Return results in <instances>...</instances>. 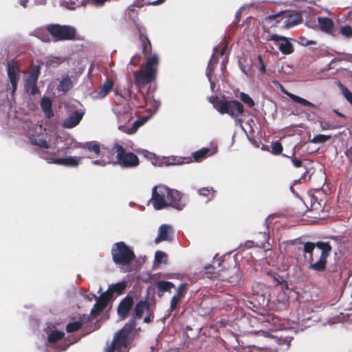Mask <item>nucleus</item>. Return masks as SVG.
Returning <instances> with one entry per match:
<instances>
[{
    "instance_id": "6e6d98bb",
    "label": "nucleus",
    "mask_w": 352,
    "mask_h": 352,
    "mask_svg": "<svg viewBox=\"0 0 352 352\" xmlns=\"http://www.w3.org/2000/svg\"><path fill=\"white\" fill-rule=\"evenodd\" d=\"M311 179V175L309 174V172L307 170L304 173V174L301 176V177L298 180H296L294 184H297L300 182V180H303L304 182H308Z\"/></svg>"
},
{
    "instance_id": "aec40b11",
    "label": "nucleus",
    "mask_w": 352,
    "mask_h": 352,
    "mask_svg": "<svg viewBox=\"0 0 352 352\" xmlns=\"http://www.w3.org/2000/svg\"><path fill=\"white\" fill-rule=\"evenodd\" d=\"M320 30L327 33L331 32L334 25L333 21L327 17H318V19Z\"/></svg>"
},
{
    "instance_id": "774afa93",
    "label": "nucleus",
    "mask_w": 352,
    "mask_h": 352,
    "mask_svg": "<svg viewBox=\"0 0 352 352\" xmlns=\"http://www.w3.org/2000/svg\"><path fill=\"white\" fill-rule=\"evenodd\" d=\"M333 111L336 113V115H337L338 116H339V117H340V118H345V117H346L343 113H340V112L338 111L337 110H334Z\"/></svg>"
},
{
    "instance_id": "6e6552de",
    "label": "nucleus",
    "mask_w": 352,
    "mask_h": 352,
    "mask_svg": "<svg viewBox=\"0 0 352 352\" xmlns=\"http://www.w3.org/2000/svg\"><path fill=\"white\" fill-rule=\"evenodd\" d=\"M168 188L166 186H155L152 190L151 201L155 210L167 208L166 195Z\"/></svg>"
},
{
    "instance_id": "20e7f679",
    "label": "nucleus",
    "mask_w": 352,
    "mask_h": 352,
    "mask_svg": "<svg viewBox=\"0 0 352 352\" xmlns=\"http://www.w3.org/2000/svg\"><path fill=\"white\" fill-rule=\"evenodd\" d=\"M111 254L113 261L119 265H128L135 258V254L124 242L115 243L111 248Z\"/></svg>"
},
{
    "instance_id": "7ed1b4c3",
    "label": "nucleus",
    "mask_w": 352,
    "mask_h": 352,
    "mask_svg": "<svg viewBox=\"0 0 352 352\" xmlns=\"http://www.w3.org/2000/svg\"><path fill=\"white\" fill-rule=\"evenodd\" d=\"M159 63L157 55H153L148 58L144 69L135 71L133 74L135 78V85L138 87L148 84L153 81L156 77L157 66Z\"/></svg>"
},
{
    "instance_id": "39448f33",
    "label": "nucleus",
    "mask_w": 352,
    "mask_h": 352,
    "mask_svg": "<svg viewBox=\"0 0 352 352\" xmlns=\"http://www.w3.org/2000/svg\"><path fill=\"white\" fill-rule=\"evenodd\" d=\"M112 151L116 155L114 164H118L124 168H131L138 166L140 164L138 157L133 152H126L121 144H115Z\"/></svg>"
},
{
    "instance_id": "f8f14e48",
    "label": "nucleus",
    "mask_w": 352,
    "mask_h": 352,
    "mask_svg": "<svg viewBox=\"0 0 352 352\" xmlns=\"http://www.w3.org/2000/svg\"><path fill=\"white\" fill-rule=\"evenodd\" d=\"M267 41H283L279 46L278 50L281 52L283 54H291L294 52V46L289 41L288 38L283 36H279L277 34H271L269 35L267 38Z\"/></svg>"
},
{
    "instance_id": "6ab92c4d",
    "label": "nucleus",
    "mask_w": 352,
    "mask_h": 352,
    "mask_svg": "<svg viewBox=\"0 0 352 352\" xmlns=\"http://www.w3.org/2000/svg\"><path fill=\"white\" fill-rule=\"evenodd\" d=\"M145 310L148 311L150 310L149 302L146 300L139 301L136 304L135 309L133 310V318H134L135 319L141 318Z\"/></svg>"
},
{
    "instance_id": "bf43d9fd",
    "label": "nucleus",
    "mask_w": 352,
    "mask_h": 352,
    "mask_svg": "<svg viewBox=\"0 0 352 352\" xmlns=\"http://www.w3.org/2000/svg\"><path fill=\"white\" fill-rule=\"evenodd\" d=\"M38 38L44 42H49L50 41L49 36L46 34H40Z\"/></svg>"
},
{
    "instance_id": "423d86ee",
    "label": "nucleus",
    "mask_w": 352,
    "mask_h": 352,
    "mask_svg": "<svg viewBox=\"0 0 352 352\" xmlns=\"http://www.w3.org/2000/svg\"><path fill=\"white\" fill-rule=\"evenodd\" d=\"M46 30L55 42L73 41L76 38V30L71 25L52 23L46 26Z\"/></svg>"
},
{
    "instance_id": "4d7b16f0",
    "label": "nucleus",
    "mask_w": 352,
    "mask_h": 352,
    "mask_svg": "<svg viewBox=\"0 0 352 352\" xmlns=\"http://www.w3.org/2000/svg\"><path fill=\"white\" fill-rule=\"evenodd\" d=\"M141 57L139 55H135L133 56L130 61V65L133 66H138L140 64Z\"/></svg>"
},
{
    "instance_id": "2f4dec72",
    "label": "nucleus",
    "mask_w": 352,
    "mask_h": 352,
    "mask_svg": "<svg viewBox=\"0 0 352 352\" xmlns=\"http://www.w3.org/2000/svg\"><path fill=\"white\" fill-rule=\"evenodd\" d=\"M198 194L210 200L214 197L216 191L212 187L201 188L198 190Z\"/></svg>"
},
{
    "instance_id": "69168bd1",
    "label": "nucleus",
    "mask_w": 352,
    "mask_h": 352,
    "mask_svg": "<svg viewBox=\"0 0 352 352\" xmlns=\"http://www.w3.org/2000/svg\"><path fill=\"white\" fill-rule=\"evenodd\" d=\"M152 321L151 316H147L144 318V322L146 323H150Z\"/></svg>"
},
{
    "instance_id": "e2e57ef3",
    "label": "nucleus",
    "mask_w": 352,
    "mask_h": 352,
    "mask_svg": "<svg viewBox=\"0 0 352 352\" xmlns=\"http://www.w3.org/2000/svg\"><path fill=\"white\" fill-rule=\"evenodd\" d=\"M322 130H327L332 129L331 126L328 123H324V124L321 125Z\"/></svg>"
},
{
    "instance_id": "5fc2aeb1",
    "label": "nucleus",
    "mask_w": 352,
    "mask_h": 352,
    "mask_svg": "<svg viewBox=\"0 0 352 352\" xmlns=\"http://www.w3.org/2000/svg\"><path fill=\"white\" fill-rule=\"evenodd\" d=\"M258 60L259 62V67H258L259 72L261 74H265L266 72L265 65V63L263 60L262 56L261 55L258 56Z\"/></svg>"
},
{
    "instance_id": "7c9ffc66",
    "label": "nucleus",
    "mask_w": 352,
    "mask_h": 352,
    "mask_svg": "<svg viewBox=\"0 0 352 352\" xmlns=\"http://www.w3.org/2000/svg\"><path fill=\"white\" fill-rule=\"evenodd\" d=\"M64 336L65 333L63 331L55 330L48 335L47 340L50 343H56L62 340Z\"/></svg>"
},
{
    "instance_id": "37998d69",
    "label": "nucleus",
    "mask_w": 352,
    "mask_h": 352,
    "mask_svg": "<svg viewBox=\"0 0 352 352\" xmlns=\"http://www.w3.org/2000/svg\"><path fill=\"white\" fill-rule=\"evenodd\" d=\"M283 148L281 142L279 140H277L272 143V150L270 152L273 155H280L283 151Z\"/></svg>"
},
{
    "instance_id": "412c9836",
    "label": "nucleus",
    "mask_w": 352,
    "mask_h": 352,
    "mask_svg": "<svg viewBox=\"0 0 352 352\" xmlns=\"http://www.w3.org/2000/svg\"><path fill=\"white\" fill-rule=\"evenodd\" d=\"M41 107L47 118H51L54 116L52 110V104L50 98L44 97L41 99Z\"/></svg>"
},
{
    "instance_id": "393cba45",
    "label": "nucleus",
    "mask_w": 352,
    "mask_h": 352,
    "mask_svg": "<svg viewBox=\"0 0 352 352\" xmlns=\"http://www.w3.org/2000/svg\"><path fill=\"white\" fill-rule=\"evenodd\" d=\"M140 39L142 43V53L145 56H148L151 52V43L148 38L143 33L140 34Z\"/></svg>"
},
{
    "instance_id": "09e8293b",
    "label": "nucleus",
    "mask_w": 352,
    "mask_h": 352,
    "mask_svg": "<svg viewBox=\"0 0 352 352\" xmlns=\"http://www.w3.org/2000/svg\"><path fill=\"white\" fill-rule=\"evenodd\" d=\"M187 293V285L186 283H182L179 285L175 296L184 298L186 294Z\"/></svg>"
},
{
    "instance_id": "a878e982",
    "label": "nucleus",
    "mask_w": 352,
    "mask_h": 352,
    "mask_svg": "<svg viewBox=\"0 0 352 352\" xmlns=\"http://www.w3.org/2000/svg\"><path fill=\"white\" fill-rule=\"evenodd\" d=\"M113 82L112 80L107 78L101 86L98 94L103 98L107 96L113 89Z\"/></svg>"
},
{
    "instance_id": "8fccbe9b",
    "label": "nucleus",
    "mask_w": 352,
    "mask_h": 352,
    "mask_svg": "<svg viewBox=\"0 0 352 352\" xmlns=\"http://www.w3.org/2000/svg\"><path fill=\"white\" fill-rule=\"evenodd\" d=\"M182 298L174 295L170 300V309L171 311L176 309L177 306L182 302Z\"/></svg>"
},
{
    "instance_id": "4c0bfd02",
    "label": "nucleus",
    "mask_w": 352,
    "mask_h": 352,
    "mask_svg": "<svg viewBox=\"0 0 352 352\" xmlns=\"http://www.w3.org/2000/svg\"><path fill=\"white\" fill-rule=\"evenodd\" d=\"M187 160H188V158H181V157H174L166 160L164 161V164L166 166L180 165V164L186 163Z\"/></svg>"
},
{
    "instance_id": "5701e85b",
    "label": "nucleus",
    "mask_w": 352,
    "mask_h": 352,
    "mask_svg": "<svg viewBox=\"0 0 352 352\" xmlns=\"http://www.w3.org/2000/svg\"><path fill=\"white\" fill-rule=\"evenodd\" d=\"M126 286V283L125 281H122L109 285L108 289L113 296L114 294H116L117 296H120L124 293Z\"/></svg>"
},
{
    "instance_id": "9d476101",
    "label": "nucleus",
    "mask_w": 352,
    "mask_h": 352,
    "mask_svg": "<svg viewBox=\"0 0 352 352\" xmlns=\"http://www.w3.org/2000/svg\"><path fill=\"white\" fill-rule=\"evenodd\" d=\"M167 207L171 206L178 210H182L186 206L183 195L176 190L168 188L166 195Z\"/></svg>"
},
{
    "instance_id": "c756f323",
    "label": "nucleus",
    "mask_w": 352,
    "mask_h": 352,
    "mask_svg": "<svg viewBox=\"0 0 352 352\" xmlns=\"http://www.w3.org/2000/svg\"><path fill=\"white\" fill-rule=\"evenodd\" d=\"M206 274L208 278H212L221 276V270L217 269L214 265H208L205 267Z\"/></svg>"
},
{
    "instance_id": "de8ad7c7",
    "label": "nucleus",
    "mask_w": 352,
    "mask_h": 352,
    "mask_svg": "<svg viewBox=\"0 0 352 352\" xmlns=\"http://www.w3.org/2000/svg\"><path fill=\"white\" fill-rule=\"evenodd\" d=\"M285 157H287L286 155H283ZM288 157L291 158L292 162L295 168H300L302 166V160L296 157L295 156V149H294L292 155L288 156Z\"/></svg>"
},
{
    "instance_id": "a211bd4d",
    "label": "nucleus",
    "mask_w": 352,
    "mask_h": 352,
    "mask_svg": "<svg viewBox=\"0 0 352 352\" xmlns=\"http://www.w3.org/2000/svg\"><path fill=\"white\" fill-rule=\"evenodd\" d=\"M274 83L278 84L280 86V87L281 88V91L283 93H285V94H287L294 102L299 103L305 107H315V104L311 103V102H309L298 96L294 95L293 94L289 93L287 91H285L283 86L278 81H274Z\"/></svg>"
},
{
    "instance_id": "052dcab7",
    "label": "nucleus",
    "mask_w": 352,
    "mask_h": 352,
    "mask_svg": "<svg viewBox=\"0 0 352 352\" xmlns=\"http://www.w3.org/2000/svg\"><path fill=\"white\" fill-rule=\"evenodd\" d=\"M92 163L95 165H100V166H104L106 165V162L104 160H94L92 162Z\"/></svg>"
},
{
    "instance_id": "9b49d317",
    "label": "nucleus",
    "mask_w": 352,
    "mask_h": 352,
    "mask_svg": "<svg viewBox=\"0 0 352 352\" xmlns=\"http://www.w3.org/2000/svg\"><path fill=\"white\" fill-rule=\"evenodd\" d=\"M134 305L133 298L127 295L119 303L117 314L121 320L126 319Z\"/></svg>"
},
{
    "instance_id": "338daca9",
    "label": "nucleus",
    "mask_w": 352,
    "mask_h": 352,
    "mask_svg": "<svg viewBox=\"0 0 352 352\" xmlns=\"http://www.w3.org/2000/svg\"><path fill=\"white\" fill-rule=\"evenodd\" d=\"M219 279H221L222 280H228V282L232 283V281L229 280V278H231V276L226 277V276H221H221H219Z\"/></svg>"
},
{
    "instance_id": "58836bf2",
    "label": "nucleus",
    "mask_w": 352,
    "mask_h": 352,
    "mask_svg": "<svg viewBox=\"0 0 352 352\" xmlns=\"http://www.w3.org/2000/svg\"><path fill=\"white\" fill-rule=\"evenodd\" d=\"M331 138L330 135L319 134L315 135L311 140V142L314 144H322Z\"/></svg>"
},
{
    "instance_id": "ea45409f",
    "label": "nucleus",
    "mask_w": 352,
    "mask_h": 352,
    "mask_svg": "<svg viewBox=\"0 0 352 352\" xmlns=\"http://www.w3.org/2000/svg\"><path fill=\"white\" fill-rule=\"evenodd\" d=\"M240 99L250 108H253L255 106L254 101L248 94L241 92L240 94Z\"/></svg>"
},
{
    "instance_id": "49530a36",
    "label": "nucleus",
    "mask_w": 352,
    "mask_h": 352,
    "mask_svg": "<svg viewBox=\"0 0 352 352\" xmlns=\"http://www.w3.org/2000/svg\"><path fill=\"white\" fill-rule=\"evenodd\" d=\"M37 83L28 82L25 81V87L27 91H30L32 95H35L38 92V88L36 85Z\"/></svg>"
},
{
    "instance_id": "f257e3e1",
    "label": "nucleus",
    "mask_w": 352,
    "mask_h": 352,
    "mask_svg": "<svg viewBox=\"0 0 352 352\" xmlns=\"http://www.w3.org/2000/svg\"><path fill=\"white\" fill-rule=\"evenodd\" d=\"M331 250L332 246L328 241L305 243L302 252L304 254H309L307 268L316 272H324L327 269V258Z\"/></svg>"
},
{
    "instance_id": "1a4fd4ad",
    "label": "nucleus",
    "mask_w": 352,
    "mask_h": 352,
    "mask_svg": "<svg viewBox=\"0 0 352 352\" xmlns=\"http://www.w3.org/2000/svg\"><path fill=\"white\" fill-rule=\"evenodd\" d=\"M55 155L56 153H54V155L49 154L48 152L46 151H42L40 153V155L41 156V157L46 160L50 163H53L69 167H76L78 166L79 160L81 159V157H79L78 159L76 157L72 156L63 158H56L54 157V155Z\"/></svg>"
},
{
    "instance_id": "603ef678",
    "label": "nucleus",
    "mask_w": 352,
    "mask_h": 352,
    "mask_svg": "<svg viewBox=\"0 0 352 352\" xmlns=\"http://www.w3.org/2000/svg\"><path fill=\"white\" fill-rule=\"evenodd\" d=\"M243 352H265V351L256 346H248L243 348Z\"/></svg>"
},
{
    "instance_id": "cd10ccee",
    "label": "nucleus",
    "mask_w": 352,
    "mask_h": 352,
    "mask_svg": "<svg viewBox=\"0 0 352 352\" xmlns=\"http://www.w3.org/2000/svg\"><path fill=\"white\" fill-rule=\"evenodd\" d=\"M136 326V319L134 318H132L131 320H129L122 327V329H120L119 331H120L122 333H124L128 336H129L131 331L135 329Z\"/></svg>"
},
{
    "instance_id": "680f3d73",
    "label": "nucleus",
    "mask_w": 352,
    "mask_h": 352,
    "mask_svg": "<svg viewBox=\"0 0 352 352\" xmlns=\"http://www.w3.org/2000/svg\"><path fill=\"white\" fill-rule=\"evenodd\" d=\"M335 59H333L326 67L324 69V71H328V70H330L333 68V63L335 62Z\"/></svg>"
},
{
    "instance_id": "0e129e2a",
    "label": "nucleus",
    "mask_w": 352,
    "mask_h": 352,
    "mask_svg": "<svg viewBox=\"0 0 352 352\" xmlns=\"http://www.w3.org/2000/svg\"><path fill=\"white\" fill-rule=\"evenodd\" d=\"M227 50V45H225L221 49V51H220V54L221 56H223L226 53V51Z\"/></svg>"
},
{
    "instance_id": "2eb2a0df",
    "label": "nucleus",
    "mask_w": 352,
    "mask_h": 352,
    "mask_svg": "<svg viewBox=\"0 0 352 352\" xmlns=\"http://www.w3.org/2000/svg\"><path fill=\"white\" fill-rule=\"evenodd\" d=\"M173 237V229L172 226L163 224L162 225L158 230V235L155 239V243L156 244L164 241H172Z\"/></svg>"
},
{
    "instance_id": "13d9d810",
    "label": "nucleus",
    "mask_w": 352,
    "mask_h": 352,
    "mask_svg": "<svg viewBox=\"0 0 352 352\" xmlns=\"http://www.w3.org/2000/svg\"><path fill=\"white\" fill-rule=\"evenodd\" d=\"M260 236L263 238V241H258V242H260L262 245H264V243L269 240V236L265 232L263 233L260 232L258 236H255V239H257Z\"/></svg>"
},
{
    "instance_id": "c85d7f7f",
    "label": "nucleus",
    "mask_w": 352,
    "mask_h": 352,
    "mask_svg": "<svg viewBox=\"0 0 352 352\" xmlns=\"http://www.w3.org/2000/svg\"><path fill=\"white\" fill-rule=\"evenodd\" d=\"M142 124V122L140 121H135L133 122V125L131 127H127L123 125L119 126L118 129L120 131L126 133L127 134H133L136 132L138 129Z\"/></svg>"
},
{
    "instance_id": "c9c22d12",
    "label": "nucleus",
    "mask_w": 352,
    "mask_h": 352,
    "mask_svg": "<svg viewBox=\"0 0 352 352\" xmlns=\"http://www.w3.org/2000/svg\"><path fill=\"white\" fill-rule=\"evenodd\" d=\"M338 87H340L343 96L352 106V92L340 81L338 82Z\"/></svg>"
},
{
    "instance_id": "3c124183",
    "label": "nucleus",
    "mask_w": 352,
    "mask_h": 352,
    "mask_svg": "<svg viewBox=\"0 0 352 352\" xmlns=\"http://www.w3.org/2000/svg\"><path fill=\"white\" fill-rule=\"evenodd\" d=\"M340 33L347 38L352 37V28L350 25H344L341 28Z\"/></svg>"
},
{
    "instance_id": "c03bdc74",
    "label": "nucleus",
    "mask_w": 352,
    "mask_h": 352,
    "mask_svg": "<svg viewBox=\"0 0 352 352\" xmlns=\"http://www.w3.org/2000/svg\"><path fill=\"white\" fill-rule=\"evenodd\" d=\"M32 143L34 145L38 146L41 148H50V144L45 139L43 138H34L32 140Z\"/></svg>"
},
{
    "instance_id": "ddd939ff",
    "label": "nucleus",
    "mask_w": 352,
    "mask_h": 352,
    "mask_svg": "<svg viewBox=\"0 0 352 352\" xmlns=\"http://www.w3.org/2000/svg\"><path fill=\"white\" fill-rule=\"evenodd\" d=\"M8 75L13 91H15L19 80V68L17 62L14 60H11L8 63Z\"/></svg>"
},
{
    "instance_id": "f03ea898",
    "label": "nucleus",
    "mask_w": 352,
    "mask_h": 352,
    "mask_svg": "<svg viewBox=\"0 0 352 352\" xmlns=\"http://www.w3.org/2000/svg\"><path fill=\"white\" fill-rule=\"evenodd\" d=\"M209 101L221 114H228L231 118L237 119L239 122H243V120L239 118L243 116L245 110L243 105L239 101L220 99L218 96H211Z\"/></svg>"
},
{
    "instance_id": "72a5a7b5",
    "label": "nucleus",
    "mask_w": 352,
    "mask_h": 352,
    "mask_svg": "<svg viewBox=\"0 0 352 352\" xmlns=\"http://www.w3.org/2000/svg\"><path fill=\"white\" fill-rule=\"evenodd\" d=\"M39 75L40 66H35L30 72L25 81H28V82L37 83Z\"/></svg>"
},
{
    "instance_id": "a18cd8bd",
    "label": "nucleus",
    "mask_w": 352,
    "mask_h": 352,
    "mask_svg": "<svg viewBox=\"0 0 352 352\" xmlns=\"http://www.w3.org/2000/svg\"><path fill=\"white\" fill-rule=\"evenodd\" d=\"M155 261L157 263H166L167 254L161 251H157L155 254Z\"/></svg>"
},
{
    "instance_id": "dca6fc26",
    "label": "nucleus",
    "mask_w": 352,
    "mask_h": 352,
    "mask_svg": "<svg viewBox=\"0 0 352 352\" xmlns=\"http://www.w3.org/2000/svg\"><path fill=\"white\" fill-rule=\"evenodd\" d=\"M218 62L219 58L214 54H212L206 69V76L208 78L212 89L215 87V82L212 80V76H214V70Z\"/></svg>"
},
{
    "instance_id": "f3484780",
    "label": "nucleus",
    "mask_w": 352,
    "mask_h": 352,
    "mask_svg": "<svg viewBox=\"0 0 352 352\" xmlns=\"http://www.w3.org/2000/svg\"><path fill=\"white\" fill-rule=\"evenodd\" d=\"M84 113L76 111L74 113L66 118L63 126L67 129H72L77 126L82 119Z\"/></svg>"
},
{
    "instance_id": "4468645a",
    "label": "nucleus",
    "mask_w": 352,
    "mask_h": 352,
    "mask_svg": "<svg viewBox=\"0 0 352 352\" xmlns=\"http://www.w3.org/2000/svg\"><path fill=\"white\" fill-rule=\"evenodd\" d=\"M129 343V336L118 331L113 338L108 352H113L115 350L120 351L122 347H126Z\"/></svg>"
},
{
    "instance_id": "864d4df0",
    "label": "nucleus",
    "mask_w": 352,
    "mask_h": 352,
    "mask_svg": "<svg viewBox=\"0 0 352 352\" xmlns=\"http://www.w3.org/2000/svg\"><path fill=\"white\" fill-rule=\"evenodd\" d=\"M344 155L349 163L352 165V145L346 148Z\"/></svg>"
},
{
    "instance_id": "4be33fe9",
    "label": "nucleus",
    "mask_w": 352,
    "mask_h": 352,
    "mask_svg": "<svg viewBox=\"0 0 352 352\" xmlns=\"http://www.w3.org/2000/svg\"><path fill=\"white\" fill-rule=\"evenodd\" d=\"M210 153V150L208 148H203L199 151H197L192 153V158L191 160L190 157L188 158L186 163L192 162L193 161L195 162H201Z\"/></svg>"
},
{
    "instance_id": "e433bc0d",
    "label": "nucleus",
    "mask_w": 352,
    "mask_h": 352,
    "mask_svg": "<svg viewBox=\"0 0 352 352\" xmlns=\"http://www.w3.org/2000/svg\"><path fill=\"white\" fill-rule=\"evenodd\" d=\"M83 324V322L82 321H75L72 322H69L66 326V331L67 333H73L78 330H79Z\"/></svg>"
},
{
    "instance_id": "79ce46f5",
    "label": "nucleus",
    "mask_w": 352,
    "mask_h": 352,
    "mask_svg": "<svg viewBox=\"0 0 352 352\" xmlns=\"http://www.w3.org/2000/svg\"><path fill=\"white\" fill-rule=\"evenodd\" d=\"M60 90L64 92L68 91L72 87V82L69 78H63L59 85Z\"/></svg>"
},
{
    "instance_id": "bb28decb",
    "label": "nucleus",
    "mask_w": 352,
    "mask_h": 352,
    "mask_svg": "<svg viewBox=\"0 0 352 352\" xmlns=\"http://www.w3.org/2000/svg\"><path fill=\"white\" fill-rule=\"evenodd\" d=\"M158 291L162 293L170 292V289L175 287V285L169 281L159 280L157 284Z\"/></svg>"
},
{
    "instance_id": "f704fd0d",
    "label": "nucleus",
    "mask_w": 352,
    "mask_h": 352,
    "mask_svg": "<svg viewBox=\"0 0 352 352\" xmlns=\"http://www.w3.org/2000/svg\"><path fill=\"white\" fill-rule=\"evenodd\" d=\"M132 104L136 108H144L146 105V100L143 94L140 96H134L132 99Z\"/></svg>"
},
{
    "instance_id": "473e14b6",
    "label": "nucleus",
    "mask_w": 352,
    "mask_h": 352,
    "mask_svg": "<svg viewBox=\"0 0 352 352\" xmlns=\"http://www.w3.org/2000/svg\"><path fill=\"white\" fill-rule=\"evenodd\" d=\"M113 298L110 291L107 289L105 292L102 293L96 300L105 307L108 305L109 301Z\"/></svg>"
},
{
    "instance_id": "b1692460",
    "label": "nucleus",
    "mask_w": 352,
    "mask_h": 352,
    "mask_svg": "<svg viewBox=\"0 0 352 352\" xmlns=\"http://www.w3.org/2000/svg\"><path fill=\"white\" fill-rule=\"evenodd\" d=\"M80 147L90 152H93L97 155L100 153V144L96 141L85 142L80 145Z\"/></svg>"
},
{
    "instance_id": "0eeeda50",
    "label": "nucleus",
    "mask_w": 352,
    "mask_h": 352,
    "mask_svg": "<svg viewBox=\"0 0 352 352\" xmlns=\"http://www.w3.org/2000/svg\"><path fill=\"white\" fill-rule=\"evenodd\" d=\"M281 17V20L283 21V27L285 28H289L295 26L302 21V17L300 12L295 11L289 12H280L277 14L269 15L267 17V20L272 21L277 19V23L280 22L279 18Z\"/></svg>"
},
{
    "instance_id": "a19ab883",
    "label": "nucleus",
    "mask_w": 352,
    "mask_h": 352,
    "mask_svg": "<svg viewBox=\"0 0 352 352\" xmlns=\"http://www.w3.org/2000/svg\"><path fill=\"white\" fill-rule=\"evenodd\" d=\"M106 307L100 304L97 300L91 310V316L94 318L99 316Z\"/></svg>"
}]
</instances>
